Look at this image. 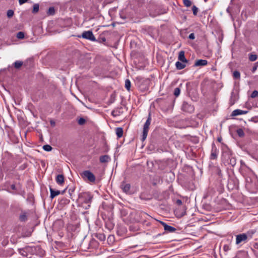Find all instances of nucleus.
I'll return each instance as SVG.
<instances>
[{
	"label": "nucleus",
	"mask_w": 258,
	"mask_h": 258,
	"mask_svg": "<svg viewBox=\"0 0 258 258\" xmlns=\"http://www.w3.org/2000/svg\"><path fill=\"white\" fill-rule=\"evenodd\" d=\"M255 231L253 230L248 231L246 233H242L236 236V244L238 245L241 243L247 242L248 238H251L252 235Z\"/></svg>",
	"instance_id": "f257e3e1"
},
{
	"label": "nucleus",
	"mask_w": 258,
	"mask_h": 258,
	"mask_svg": "<svg viewBox=\"0 0 258 258\" xmlns=\"http://www.w3.org/2000/svg\"><path fill=\"white\" fill-rule=\"evenodd\" d=\"M81 176L84 179H87L88 181L91 182H95L96 177L95 175L89 170L84 171L81 173Z\"/></svg>",
	"instance_id": "f03ea898"
},
{
	"label": "nucleus",
	"mask_w": 258,
	"mask_h": 258,
	"mask_svg": "<svg viewBox=\"0 0 258 258\" xmlns=\"http://www.w3.org/2000/svg\"><path fill=\"white\" fill-rule=\"evenodd\" d=\"M82 37L83 38L88 39L91 41H96L95 37L94 36L92 32L91 31H84L82 34Z\"/></svg>",
	"instance_id": "7ed1b4c3"
},
{
	"label": "nucleus",
	"mask_w": 258,
	"mask_h": 258,
	"mask_svg": "<svg viewBox=\"0 0 258 258\" xmlns=\"http://www.w3.org/2000/svg\"><path fill=\"white\" fill-rule=\"evenodd\" d=\"M233 156L231 151L228 149H225L222 153V159L225 162H227Z\"/></svg>",
	"instance_id": "20e7f679"
},
{
	"label": "nucleus",
	"mask_w": 258,
	"mask_h": 258,
	"mask_svg": "<svg viewBox=\"0 0 258 258\" xmlns=\"http://www.w3.org/2000/svg\"><path fill=\"white\" fill-rule=\"evenodd\" d=\"M80 198L83 199L84 203L88 204L91 202L92 196L89 192H85L80 197Z\"/></svg>",
	"instance_id": "39448f33"
},
{
	"label": "nucleus",
	"mask_w": 258,
	"mask_h": 258,
	"mask_svg": "<svg viewBox=\"0 0 258 258\" xmlns=\"http://www.w3.org/2000/svg\"><path fill=\"white\" fill-rule=\"evenodd\" d=\"M182 110L184 111L187 112L189 113H192L194 111V107L193 105L189 104L186 102H184L182 105Z\"/></svg>",
	"instance_id": "423d86ee"
},
{
	"label": "nucleus",
	"mask_w": 258,
	"mask_h": 258,
	"mask_svg": "<svg viewBox=\"0 0 258 258\" xmlns=\"http://www.w3.org/2000/svg\"><path fill=\"white\" fill-rule=\"evenodd\" d=\"M160 223L164 227V230L168 232L173 233L176 230V228H175L174 227L167 225L166 223L163 221H160Z\"/></svg>",
	"instance_id": "0eeeda50"
},
{
	"label": "nucleus",
	"mask_w": 258,
	"mask_h": 258,
	"mask_svg": "<svg viewBox=\"0 0 258 258\" xmlns=\"http://www.w3.org/2000/svg\"><path fill=\"white\" fill-rule=\"evenodd\" d=\"M218 154V150L215 146L214 144L212 145V148L211 150V153L210 155V159L214 160L216 159Z\"/></svg>",
	"instance_id": "6e6552de"
},
{
	"label": "nucleus",
	"mask_w": 258,
	"mask_h": 258,
	"mask_svg": "<svg viewBox=\"0 0 258 258\" xmlns=\"http://www.w3.org/2000/svg\"><path fill=\"white\" fill-rule=\"evenodd\" d=\"M151 120H152L151 114V113L150 112L149 113L148 118L146 120V121L144 125L143 130L149 131V126L151 124Z\"/></svg>",
	"instance_id": "1a4fd4ad"
},
{
	"label": "nucleus",
	"mask_w": 258,
	"mask_h": 258,
	"mask_svg": "<svg viewBox=\"0 0 258 258\" xmlns=\"http://www.w3.org/2000/svg\"><path fill=\"white\" fill-rule=\"evenodd\" d=\"M208 64V61L206 59H199L197 60L194 66V67H199V66H205Z\"/></svg>",
	"instance_id": "9d476101"
},
{
	"label": "nucleus",
	"mask_w": 258,
	"mask_h": 258,
	"mask_svg": "<svg viewBox=\"0 0 258 258\" xmlns=\"http://www.w3.org/2000/svg\"><path fill=\"white\" fill-rule=\"evenodd\" d=\"M178 59L179 61H181L182 62H188V60L185 57L184 52L183 51H180L179 52Z\"/></svg>",
	"instance_id": "9b49d317"
},
{
	"label": "nucleus",
	"mask_w": 258,
	"mask_h": 258,
	"mask_svg": "<svg viewBox=\"0 0 258 258\" xmlns=\"http://www.w3.org/2000/svg\"><path fill=\"white\" fill-rule=\"evenodd\" d=\"M247 112V111H244L240 109H235L232 112V116H235L239 115L245 114Z\"/></svg>",
	"instance_id": "f8f14e48"
},
{
	"label": "nucleus",
	"mask_w": 258,
	"mask_h": 258,
	"mask_svg": "<svg viewBox=\"0 0 258 258\" xmlns=\"http://www.w3.org/2000/svg\"><path fill=\"white\" fill-rule=\"evenodd\" d=\"M110 157L107 155L101 156L99 158V161L102 163H107L110 160Z\"/></svg>",
	"instance_id": "ddd939ff"
},
{
	"label": "nucleus",
	"mask_w": 258,
	"mask_h": 258,
	"mask_svg": "<svg viewBox=\"0 0 258 258\" xmlns=\"http://www.w3.org/2000/svg\"><path fill=\"white\" fill-rule=\"evenodd\" d=\"M50 198L51 199H53L54 197L56 196L59 195L60 194V191L58 190H54L51 187H50Z\"/></svg>",
	"instance_id": "4468645a"
},
{
	"label": "nucleus",
	"mask_w": 258,
	"mask_h": 258,
	"mask_svg": "<svg viewBox=\"0 0 258 258\" xmlns=\"http://www.w3.org/2000/svg\"><path fill=\"white\" fill-rule=\"evenodd\" d=\"M185 210H186V209L185 208V207L183 206V207H181V212H179V209H177L175 211L176 214L178 216L182 217L184 215H185V213H186Z\"/></svg>",
	"instance_id": "2eb2a0df"
},
{
	"label": "nucleus",
	"mask_w": 258,
	"mask_h": 258,
	"mask_svg": "<svg viewBox=\"0 0 258 258\" xmlns=\"http://www.w3.org/2000/svg\"><path fill=\"white\" fill-rule=\"evenodd\" d=\"M19 220L22 222L27 220V213L25 211H22L19 216Z\"/></svg>",
	"instance_id": "dca6fc26"
},
{
	"label": "nucleus",
	"mask_w": 258,
	"mask_h": 258,
	"mask_svg": "<svg viewBox=\"0 0 258 258\" xmlns=\"http://www.w3.org/2000/svg\"><path fill=\"white\" fill-rule=\"evenodd\" d=\"M56 182L58 184H62L64 182V176L62 174H59L56 176Z\"/></svg>",
	"instance_id": "f3484780"
},
{
	"label": "nucleus",
	"mask_w": 258,
	"mask_h": 258,
	"mask_svg": "<svg viewBox=\"0 0 258 258\" xmlns=\"http://www.w3.org/2000/svg\"><path fill=\"white\" fill-rule=\"evenodd\" d=\"M184 63V62H180L179 61L176 62L175 66L176 69L179 70L183 69L186 67V65Z\"/></svg>",
	"instance_id": "a211bd4d"
},
{
	"label": "nucleus",
	"mask_w": 258,
	"mask_h": 258,
	"mask_svg": "<svg viewBox=\"0 0 258 258\" xmlns=\"http://www.w3.org/2000/svg\"><path fill=\"white\" fill-rule=\"evenodd\" d=\"M122 110V108H116L113 110L111 112V114L114 116H118L121 113V110Z\"/></svg>",
	"instance_id": "6ab92c4d"
},
{
	"label": "nucleus",
	"mask_w": 258,
	"mask_h": 258,
	"mask_svg": "<svg viewBox=\"0 0 258 258\" xmlns=\"http://www.w3.org/2000/svg\"><path fill=\"white\" fill-rule=\"evenodd\" d=\"M121 188L123 192L125 193H128L131 188V185L130 184H124L121 185Z\"/></svg>",
	"instance_id": "aec40b11"
},
{
	"label": "nucleus",
	"mask_w": 258,
	"mask_h": 258,
	"mask_svg": "<svg viewBox=\"0 0 258 258\" xmlns=\"http://www.w3.org/2000/svg\"><path fill=\"white\" fill-rule=\"evenodd\" d=\"M115 133L118 138H121L123 135V130L121 127H117L115 129Z\"/></svg>",
	"instance_id": "412c9836"
},
{
	"label": "nucleus",
	"mask_w": 258,
	"mask_h": 258,
	"mask_svg": "<svg viewBox=\"0 0 258 258\" xmlns=\"http://www.w3.org/2000/svg\"><path fill=\"white\" fill-rule=\"evenodd\" d=\"M96 237L99 239L100 241L105 240L106 237L105 235L103 233H97L95 235Z\"/></svg>",
	"instance_id": "4be33fe9"
},
{
	"label": "nucleus",
	"mask_w": 258,
	"mask_h": 258,
	"mask_svg": "<svg viewBox=\"0 0 258 258\" xmlns=\"http://www.w3.org/2000/svg\"><path fill=\"white\" fill-rule=\"evenodd\" d=\"M228 164H230L231 166H234L236 163V159L232 156L227 162H226Z\"/></svg>",
	"instance_id": "5701e85b"
},
{
	"label": "nucleus",
	"mask_w": 258,
	"mask_h": 258,
	"mask_svg": "<svg viewBox=\"0 0 258 258\" xmlns=\"http://www.w3.org/2000/svg\"><path fill=\"white\" fill-rule=\"evenodd\" d=\"M23 61H20V60H17L14 62V66L15 68L19 69L23 65Z\"/></svg>",
	"instance_id": "b1692460"
},
{
	"label": "nucleus",
	"mask_w": 258,
	"mask_h": 258,
	"mask_svg": "<svg viewBox=\"0 0 258 258\" xmlns=\"http://www.w3.org/2000/svg\"><path fill=\"white\" fill-rule=\"evenodd\" d=\"M18 251L19 252V253L22 255V256H27L28 254L27 253V252H26V251L24 250V247L23 248H19L18 249Z\"/></svg>",
	"instance_id": "393cba45"
},
{
	"label": "nucleus",
	"mask_w": 258,
	"mask_h": 258,
	"mask_svg": "<svg viewBox=\"0 0 258 258\" xmlns=\"http://www.w3.org/2000/svg\"><path fill=\"white\" fill-rule=\"evenodd\" d=\"M131 81L128 79H126L125 81V88L127 90L130 91L131 89Z\"/></svg>",
	"instance_id": "a878e982"
},
{
	"label": "nucleus",
	"mask_w": 258,
	"mask_h": 258,
	"mask_svg": "<svg viewBox=\"0 0 258 258\" xmlns=\"http://www.w3.org/2000/svg\"><path fill=\"white\" fill-rule=\"evenodd\" d=\"M16 37L18 39H23L25 37V34L23 32H19L17 33Z\"/></svg>",
	"instance_id": "bb28decb"
},
{
	"label": "nucleus",
	"mask_w": 258,
	"mask_h": 258,
	"mask_svg": "<svg viewBox=\"0 0 258 258\" xmlns=\"http://www.w3.org/2000/svg\"><path fill=\"white\" fill-rule=\"evenodd\" d=\"M39 6L38 4H35L33 5L32 13L34 14L37 13L39 11Z\"/></svg>",
	"instance_id": "cd10ccee"
},
{
	"label": "nucleus",
	"mask_w": 258,
	"mask_h": 258,
	"mask_svg": "<svg viewBox=\"0 0 258 258\" xmlns=\"http://www.w3.org/2000/svg\"><path fill=\"white\" fill-rule=\"evenodd\" d=\"M42 148L44 150H45V151H47V152L50 151L52 149V148L51 147V146H50L49 145H44L43 146Z\"/></svg>",
	"instance_id": "c85d7f7f"
},
{
	"label": "nucleus",
	"mask_w": 258,
	"mask_h": 258,
	"mask_svg": "<svg viewBox=\"0 0 258 258\" xmlns=\"http://www.w3.org/2000/svg\"><path fill=\"white\" fill-rule=\"evenodd\" d=\"M257 59V55L255 54H250L249 55V59L251 61H254Z\"/></svg>",
	"instance_id": "c756f323"
},
{
	"label": "nucleus",
	"mask_w": 258,
	"mask_h": 258,
	"mask_svg": "<svg viewBox=\"0 0 258 258\" xmlns=\"http://www.w3.org/2000/svg\"><path fill=\"white\" fill-rule=\"evenodd\" d=\"M55 13V10L53 7H50L48 10L47 14L49 15H53Z\"/></svg>",
	"instance_id": "7c9ffc66"
},
{
	"label": "nucleus",
	"mask_w": 258,
	"mask_h": 258,
	"mask_svg": "<svg viewBox=\"0 0 258 258\" xmlns=\"http://www.w3.org/2000/svg\"><path fill=\"white\" fill-rule=\"evenodd\" d=\"M236 132H237V134L238 135V136L240 137H242L244 135V132L242 130V129H241V128L238 129L237 130Z\"/></svg>",
	"instance_id": "2f4dec72"
},
{
	"label": "nucleus",
	"mask_w": 258,
	"mask_h": 258,
	"mask_svg": "<svg viewBox=\"0 0 258 258\" xmlns=\"http://www.w3.org/2000/svg\"><path fill=\"white\" fill-rule=\"evenodd\" d=\"M148 131H149L143 130L142 139V141H144L147 138Z\"/></svg>",
	"instance_id": "473e14b6"
},
{
	"label": "nucleus",
	"mask_w": 258,
	"mask_h": 258,
	"mask_svg": "<svg viewBox=\"0 0 258 258\" xmlns=\"http://www.w3.org/2000/svg\"><path fill=\"white\" fill-rule=\"evenodd\" d=\"M233 76L235 79H239L240 77V74L238 71H235L233 72Z\"/></svg>",
	"instance_id": "72a5a7b5"
},
{
	"label": "nucleus",
	"mask_w": 258,
	"mask_h": 258,
	"mask_svg": "<svg viewBox=\"0 0 258 258\" xmlns=\"http://www.w3.org/2000/svg\"><path fill=\"white\" fill-rule=\"evenodd\" d=\"M13 194H18L21 195L23 197H25V191L24 190H18L17 192H12Z\"/></svg>",
	"instance_id": "f704fd0d"
},
{
	"label": "nucleus",
	"mask_w": 258,
	"mask_h": 258,
	"mask_svg": "<svg viewBox=\"0 0 258 258\" xmlns=\"http://www.w3.org/2000/svg\"><path fill=\"white\" fill-rule=\"evenodd\" d=\"M183 4L186 7H189L191 5V2L190 0H183Z\"/></svg>",
	"instance_id": "c9c22d12"
},
{
	"label": "nucleus",
	"mask_w": 258,
	"mask_h": 258,
	"mask_svg": "<svg viewBox=\"0 0 258 258\" xmlns=\"http://www.w3.org/2000/svg\"><path fill=\"white\" fill-rule=\"evenodd\" d=\"M180 90L179 88H176L175 89H174V95L176 96V97H177L180 94Z\"/></svg>",
	"instance_id": "e433bc0d"
},
{
	"label": "nucleus",
	"mask_w": 258,
	"mask_h": 258,
	"mask_svg": "<svg viewBox=\"0 0 258 258\" xmlns=\"http://www.w3.org/2000/svg\"><path fill=\"white\" fill-rule=\"evenodd\" d=\"M192 12H193V14L195 15V16H196L197 15V13H198V8L195 6H194L192 8Z\"/></svg>",
	"instance_id": "4c0bfd02"
},
{
	"label": "nucleus",
	"mask_w": 258,
	"mask_h": 258,
	"mask_svg": "<svg viewBox=\"0 0 258 258\" xmlns=\"http://www.w3.org/2000/svg\"><path fill=\"white\" fill-rule=\"evenodd\" d=\"M14 11L12 10H9L7 11V16L9 18L12 17L14 15Z\"/></svg>",
	"instance_id": "58836bf2"
},
{
	"label": "nucleus",
	"mask_w": 258,
	"mask_h": 258,
	"mask_svg": "<svg viewBox=\"0 0 258 258\" xmlns=\"http://www.w3.org/2000/svg\"><path fill=\"white\" fill-rule=\"evenodd\" d=\"M257 96H258V91L256 90L253 91L251 94V97L255 98Z\"/></svg>",
	"instance_id": "ea45409f"
},
{
	"label": "nucleus",
	"mask_w": 258,
	"mask_h": 258,
	"mask_svg": "<svg viewBox=\"0 0 258 258\" xmlns=\"http://www.w3.org/2000/svg\"><path fill=\"white\" fill-rule=\"evenodd\" d=\"M24 248L27 254H28V253L30 252L32 250V247L30 246H25L24 247Z\"/></svg>",
	"instance_id": "a19ab883"
},
{
	"label": "nucleus",
	"mask_w": 258,
	"mask_h": 258,
	"mask_svg": "<svg viewBox=\"0 0 258 258\" xmlns=\"http://www.w3.org/2000/svg\"><path fill=\"white\" fill-rule=\"evenodd\" d=\"M78 123L80 124V125H83L85 123V119L82 117L80 118L79 120H78Z\"/></svg>",
	"instance_id": "79ce46f5"
},
{
	"label": "nucleus",
	"mask_w": 258,
	"mask_h": 258,
	"mask_svg": "<svg viewBox=\"0 0 258 258\" xmlns=\"http://www.w3.org/2000/svg\"><path fill=\"white\" fill-rule=\"evenodd\" d=\"M257 67H258V61L254 63V65L252 67V70H251L252 72V73H254L255 71L256 70Z\"/></svg>",
	"instance_id": "37998d69"
},
{
	"label": "nucleus",
	"mask_w": 258,
	"mask_h": 258,
	"mask_svg": "<svg viewBox=\"0 0 258 258\" xmlns=\"http://www.w3.org/2000/svg\"><path fill=\"white\" fill-rule=\"evenodd\" d=\"M188 38L191 40H194L195 38V34L194 33H192L190 34L188 36Z\"/></svg>",
	"instance_id": "c03bdc74"
},
{
	"label": "nucleus",
	"mask_w": 258,
	"mask_h": 258,
	"mask_svg": "<svg viewBox=\"0 0 258 258\" xmlns=\"http://www.w3.org/2000/svg\"><path fill=\"white\" fill-rule=\"evenodd\" d=\"M11 188L12 189L14 190H16V191H17L18 190V188L16 186V185L15 184H12L11 185Z\"/></svg>",
	"instance_id": "a18cd8bd"
},
{
	"label": "nucleus",
	"mask_w": 258,
	"mask_h": 258,
	"mask_svg": "<svg viewBox=\"0 0 258 258\" xmlns=\"http://www.w3.org/2000/svg\"><path fill=\"white\" fill-rule=\"evenodd\" d=\"M223 249H224V251H227L229 250H230V248L229 246H228L227 245H225L223 247Z\"/></svg>",
	"instance_id": "49530a36"
},
{
	"label": "nucleus",
	"mask_w": 258,
	"mask_h": 258,
	"mask_svg": "<svg viewBox=\"0 0 258 258\" xmlns=\"http://www.w3.org/2000/svg\"><path fill=\"white\" fill-rule=\"evenodd\" d=\"M28 0H19V3L20 5L25 3Z\"/></svg>",
	"instance_id": "de8ad7c7"
},
{
	"label": "nucleus",
	"mask_w": 258,
	"mask_h": 258,
	"mask_svg": "<svg viewBox=\"0 0 258 258\" xmlns=\"http://www.w3.org/2000/svg\"><path fill=\"white\" fill-rule=\"evenodd\" d=\"M182 201H181V200H177L176 201V204H177L178 205H179V206H180V205H182Z\"/></svg>",
	"instance_id": "09e8293b"
},
{
	"label": "nucleus",
	"mask_w": 258,
	"mask_h": 258,
	"mask_svg": "<svg viewBox=\"0 0 258 258\" xmlns=\"http://www.w3.org/2000/svg\"><path fill=\"white\" fill-rule=\"evenodd\" d=\"M64 192H65V189L64 190L62 191L61 194H63Z\"/></svg>",
	"instance_id": "8fccbe9b"
},
{
	"label": "nucleus",
	"mask_w": 258,
	"mask_h": 258,
	"mask_svg": "<svg viewBox=\"0 0 258 258\" xmlns=\"http://www.w3.org/2000/svg\"><path fill=\"white\" fill-rule=\"evenodd\" d=\"M53 123H54V122H51V124H53Z\"/></svg>",
	"instance_id": "3c124183"
},
{
	"label": "nucleus",
	"mask_w": 258,
	"mask_h": 258,
	"mask_svg": "<svg viewBox=\"0 0 258 258\" xmlns=\"http://www.w3.org/2000/svg\"><path fill=\"white\" fill-rule=\"evenodd\" d=\"M53 123H54V122H51V124H53Z\"/></svg>",
	"instance_id": "603ef678"
},
{
	"label": "nucleus",
	"mask_w": 258,
	"mask_h": 258,
	"mask_svg": "<svg viewBox=\"0 0 258 258\" xmlns=\"http://www.w3.org/2000/svg\"><path fill=\"white\" fill-rule=\"evenodd\" d=\"M53 123H54V122H51V124H53Z\"/></svg>",
	"instance_id": "864d4df0"
},
{
	"label": "nucleus",
	"mask_w": 258,
	"mask_h": 258,
	"mask_svg": "<svg viewBox=\"0 0 258 258\" xmlns=\"http://www.w3.org/2000/svg\"><path fill=\"white\" fill-rule=\"evenodd\" d=\"M218 141H219V142H220V141H221V139H218Z\"/></svg>",
	"instance_id": "5fc2aeb1"
}]
</instances>
